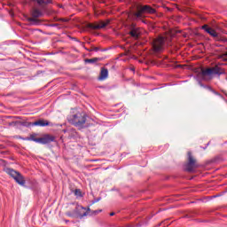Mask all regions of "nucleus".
I'll return each mask as SVG.
<instances>
[{"mask_svg":"<svg viewBox=\"0 0 227 227\" xmlns=\"http://www.w3.org/2000/svg\"><path fill=\"white\" fill-rule=\"evenodd\" d=\"M98 60V58L87 59H85V63H97Z\"/></svg>","mask_w":227,"mask_h":227,"instance_id":"obj_16","label":"nucleus"},{"mask_svg":"<svg viewBox=\"0 0 227 227\" xmlns=\"http://www.w3.org/2000/svg\"><path fill=\"white\" fill-rule=\"evenodd\" d=\"M223 74H224V69L219 67V65H215L213 67L201 69L202 77H207L208 75H223Z\"/></svg>","mask_w":227,"mask_h":227,"instance_id":"obj_4","label":"nucleus"},{"mask_svg":"<svg viewBox=\"0 0 227 227\" xmlns=\"http://www.w3.org/2000/svg\"><path fill=\"white\" fill-rule=\"evenodd\" d=\"M166 40H168V37L159 36L153 41V49L154 52H162Z\"/></svg>","mask_w":227,"mask_h":227,"instance_id":"obj_8","label":"nucleus"},{"mask_svg":"<svg viewBox=\"0 0 227 227\" xmlns=\"http://www.w3.org/2000/svg\"><path fill=\"white\" fill-rule=\"evenodd\" d=\"M155 13V9H153L150 5H138L137 6L136 12H129L128 14L129 19L131 20H141V19L145 18V15L150 14L153 15Z\"/></svg>","mask_w":227,"mask_h":227,"instance_id":"obj_1","label":"nucleus"},{"mask_svg":"<svg viewBox=\"0 0 227 227\" xmlns=\"http://www.w3.org/2000/svg\"><path fill=\"white\" fill-rule=\"evenodd\" d=\"M111 20H106V21H99L98 23H87L85 27L89 29H104L106 26H109Z\"/></svg>","mask_w":227,"mask_h":227,"instance_id":"obj_9","label":"nucleus"},{"mask_svg":"<svg viewBox=\"0 0 227 227\" xmlns=\"http://www.w3.org/2000/svg\"><path fill=\"white\" fill-rule=\"evenodd\" d=\"M202 29H204V31H206V33L210 35V36H213V38H217V36H218L217 32L215 30H214V28L208 27V25L202 26Z\"/></svg>","mask_w":227,"mask_h":227,"instance_id":"obj_12","label":"nucleus"},{"mask_svg":"<svg viewBox=\"0 0 227 227\" xmlns=\"http://www.w3.org/2000/svg\"><path fill=\"white\" fill-rule=\"evenodd\" d=\"M114 214H115L114 212H112V213H110V215L113 216V215H114Z\"/></svg>","mask_w":227,"mask_h":227,"instance_id":"obj_20","label":"nucleus"},{"mask_svg":"<svg viewBox=\"0 0 227 227\" xmlns=\"http://www.w3.org/2000/svg\"><path fill=\"white\" fill-rule=\"evenodd\" d=\"M70 123L75 127H82L86 123V114L82 113H77L69 118Z\"/></svg>","mask_w":227,"mask_h":227,"instance_id":"obj_5","label":"nucleus"},{"mask_svg":"<svg viewBox=\"0 0 227 227\" xmlns=\"http://www.w3.org/2000/svg\"><path fill=\"white\" fill-rule=\"evenodd\" d=\"M209 90H210L215 95H218V97L223 98V96H222L219 92H217V91H215V90H212V89H210V88H209Z\"/></svg>","mask_w":227,"mask_h":227,"instance_id":"obj_18","label":"nucleus"},{"mask_svg":"<svg viewBox=\"0 0 227 227\" xmlns=\"http://www.w3.org/2000/svg\"><path fill=\"white\" fill-rule=\"evenodd\" d=\"M131 70H134V68H131Z\"/></svg>","mask_w":227,"mask_h":227,"instance_id":"obj_21","label":"nucleus"},{"mask_svg":"<svg viewBox=\"0 0 227 227\" xmlns=\"http://www.w3.org/2000/svg\"><path fill=\"white\" fill-rule=\"evenodd\" d=\"M34 3H37L39 6H47V4H51L52 3V0H32Z\"/></svg>","mask_w":227,"mask_h":227,"instance_id":"obj_15","label":"nucleus"},{"mask_svg":"<svg viewBox=\"0 0 227 227\" xmlns=\"http://www.w3.org/2000/svg\"><path fill=\"white\" fill-rule=\"evenodd\" d=\"M102 210H91L88 208V210L82 214V217H86V215H97V214H100Z\"/></svg>","mask_w":227,"mask_h":227,"instance_id":"obj_14","label":"nucleus"},{"mask_svg":"<svg viewBox=\"0 0 227 227\" xmlns=\"http://www.w3.org/2000/svg\"><path fill=\"white\" fill-rule=\"evenodd\" d=\"M54 136L46 135L43 137L36 138L35 135H30V137L26 138V141H34L35 143H40L41 145H49L54 141Z\"/></svg>","mask_w":227,"mask_h":227,"instance_id":"obj_6","label":"nucleus"},{"mask_svg":"<svg viewBox=\"0 0 227 227\" xmlns=\"http://www.w3.org/2000/svg\"><path fill=\"white\" fill-rule=\"evenodd\" d=\"M4 171L7 175H9V176H12V178H13V180H15L19 185H21L22 187L26 185V180L24 179L22 174L10 168H5Z\"/></svg>","mask_w":227,"mask_h":227,"instance_id":"obj_2","label":"nucleus"},{"mask_svg":"<svg viewBox=\"0 0 227 227\" xmlns=\"http://www.w3.org/2000/svg\"><path fill=\"white\" fill-rule=\"evenodd\" d=\"M199 166L198 160L194 156H192L191 152H188V162L185 164V171H188V173H192V171H194L196 168H199Z\"/></svg>","mask_w":227,"mask_h":227,"instance_id":"obj_7","label":"nucleus"},{"mask_svg":"<svg viewBox=\"0 0 227 227\" xmlns=\"http://www.w3.org/2000/svg\"><path fill=\"white\" fill-rule=\"evenodd\" d=\"M74 195L81 196V190H79V189L74 190Z\"/></svg>","mask_w":227,"mask_h":227,"instance_id":"obj_19","label":"nucleus"},{"mask_svg":"<svg viewBox=\"0 0 227 227\" xmlns=\"http://www.w3.org/2000/svg\"><path fill=\"white\" fill-rule=\"evenodd\" d=\"M31 16L27 18V22H30V26H40V17H43V12L36 7L32 8L31 10Z\"/></svg>","mask_w":227,"mask_h":227,"instance_id":"obj_3","label":"nucleus"},{"mask_svg":"<svg viewBox=\"0 0 227 227\" xmlns=\"http://www.w3.org/2000/svg\"><path fill=\"white\" fill-rule=\"evenodd\" d=\"M25 127H49V125H52L49 121H45L43 119L38 120L34 122H23Z\"/></svg>","mask_w":227,"mask_h":227,"instance_id":"obj_10","label":"nucleus"},{"mask_svg":"<svg viewBox=\"0 0 227 227\" xmlns=\"http://www.w3.org/2000/svg\"><path fill=\"white\" fill-rule=\"evenodd\" d=\"M89 52H98V51H100V48L98 47H91L90 49L88 50Z\"/></svg>","mask_w":227,"mask_h":227,"instance_id":"obj_17","label":"nucleus"},{"mask_svg":"<svg viewBox=\"0 0 227 227\" xmlns=\"http://www.w3.org/2000/svg\"><path fill=\"white\" fill-rule=\"evenodd\" d=\"M129 35L130 36H132V38H135V40H137V38H139V36L141 35V28L137 27H131Z\"/></svg>","mask_w":227,"mask_h":227,"instance_id":"obj_11","label":"nucleus"},{"mask_svg":"<svg viewBox=\"0 0 227 227\" xmlns=\"http://www.w3.org/2000/svg\"><path fill=\"white\" fill-rule=\"evenodd\" d=\"M107 77H109V71L107 70V68L102 67L98 77V81H106Z\"/></svg>","mask_w":227,"mask_h":227,"instance_id":"obj_13","label":"nucleus"}]
</instances>
